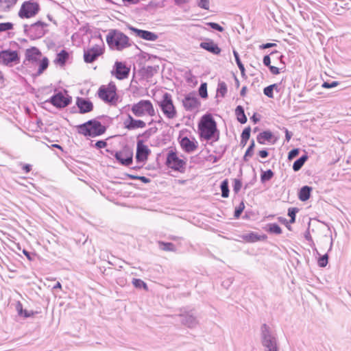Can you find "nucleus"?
<instances>
[{
    "label": "nucleus",
    "mask_w": 351,
    "mask_h": 351,
    "mask_svg": "<svg viewBox=\"0 0 351 351\" xmlns=\"http://www.w3.org/2000/svg\"><path fill=\"white\" fill-rule=\"evenodd\" d=\"M198 131L200 138L206 141H217L219 138V130L217 123L210 114L203 115L198 123Z\"/></svg>",
    "instance_id": "1"
},
{
    "label": "nucleus",
    "mask_w": 351,
    "mask_h": 351,
    "mask_svg": "<svg viewBox=\"0 0 351 351\" xmlns=\"http://www.w3.org/2000/svg\"><path fill=\"white\" fill-rule=\"evenodd\" d=\"M106 43L113 50L121 51L131 46L130 38L120 30L110 29L106 36Z\"/></svg>",
    "instance_id": "2"
},
{
    "label": "nucleus",
    "mask_w": 351,
    "mask_h": 351,
    "mask_svg": "<svg viewBox=\"0 0 351 351\" xmlns=\"http://www.w3.org/2000/svg\"><path fill=\"white\" fill-rule=\"evenodd\" d=\"M261 340L265 351H279L277 335L266 324L261 326Z\"/></svg>",
    "instance_id": "3"
},
{
    "label": "nucleus",
    "mask_w": 351,
    "mask_h": 351,
    "mask_svg": "<svg viewBox=\"0 0 351 351\" xmlns=\"http://www.w3.org/2000/svg\"><path fill=\"white\" fill-rule=\"evenodd\" d=\"M77 128L79 134L92 138L101 136L106 131V127L95 119L78 125Z\"/></svg>",
    "instance_id": "4"
},
{
    "label": "nucleus",
    "mask_w": 351,
    "mask_h": 351,
    "mask_svg": "<svg viewBox=\"0 0 351 351\" xmlns=\"http://www.w3.org/2000/svg\"><path fill=\"white\" fill-rule=\"evenodd\" d=\"M99 97L105 103L115 105L119 97L117 94V86L114 82H110L108 86H101L97 92Z\"/></svg>",
    "instance_id": "5"
},
{
    "label": "nucleus",
    "mask_w": 351,
    "mask_h": 351,
    "mask_svg": "<svg viewBox=\"0 0 351 351\" xmlns=\"http://www.w3.org/2000/svg\"><path fill=\"white\" fill-rule=\"evenodd\" d=\"M131 110L133 114L137 117H141L145 115H155V110L152 103L147 99H142L132 106Z\"/></svg>",
    "instance_id": "6"
},
{
    "label": "nucleus",
    "mask_w": 351,
    "mask_h": 351,
    "mask_svg": "<svg viewBox=\"0 0 351 351\" xmlns=\"http://www.w3.org/2000/svg\"><path fill=\"white\" fill-rule=\"evenodd\" d=\"M47 25L40 21L29 25L25 24L23 25L24 33L31 39L36 40L42 38L46 33L45 27Z\"/></svg>",
    "instance_id": "7"
},
{
    "label": "nucleus",
    "mask_w": 351,
    "mask_h": 351,
    "mask_svg": "<svg viewBox=\"0 0 351 351\" xmlns=\"http://www.w3.org/2000/svg\"><path fill=\"white\" fill-rule=\"evenodd\" d=\"M106 151L112 155L123 166H130L133 162V151L128 146H125L119 152L111 151L108 149Z\"/></svg>",
    "instance_id": "8"
},
{
    "label": "nucleus",
    "mask_w": 351,
    "mask_h": 351,
    "mask_svg": "<svg viewBox=\"0 0 351 351\" xmlns=\"http://www.w3.org/2000/svg\"><path fill=\"white\" fill-rule=\"evenodd\" d=\"M159 106L168 119H173L176 117L177 112L170 93H165L163 94L162 99L159 102Z\"/></svg>",
    "instance_id": "9"
},
{
    "label": "nucleus",
    "mask_w": 351,
    "mask_h": 351,
    "mask_svg": "<svg viewBox=\"0 0 351 351\" xmlns=\"http://www.w3.org/2000/svg\"><path fill=\"white\" fill-rule=\"evenodd\" d=\"M39 11L40 5L38 3L29 0L22 3L18 14L21 19H29L36 16Z\"/></svg>",
    "instance_id": "10"
},
{
    "label": "nucleus",
    "mask_w": 351,
    "mask_h": 351,
    "mask_svg": "<svg viewBox=\"0 0 351 351\" xmlns=\"http://www.w3.org/2000/svg\"><path fill=\"white\" fill-rule=\"evenodd\" d=\"M166 165L175 171L184 173L186 169V162L179 158L176 152L170 151L167 156Z\"/></svg>",
    "instance_id": "11"
},
{
    "label": "nucleus",
    "mask_w": 351,
    "mask_h": 351,
    "mask_svg": "<svg viewBox=\"0 0 351 351\" xmlns=\"http://www.w3.org/2000/svg\"><path fill=\"white\" fill-rule=\"evenodd\" d=\"M20 62V56L17 51L5 49L0 51V63L7 66H12Z\"/></svg>",
    "instance_id": "12"
},
{
    "label": "nucleus",
    "mask_w": 351,
    "mask_h": 351,
    "mask_svg": "<svg viewBox=\"0 0 351 351\" xmlns=\"http://www.w3.org/2000/svg\"><path fill=\"white\" fill-rule=\"evenodd\" d=\"M72 101V97L68 94L58 92L53 95L45 103H50L57 108H64L68 106Z\"/></svg>",
    "instance_id": "13"
},
{
    "label": "nucleus",
    "mask_w": 351,
    "mask_h": 351,
    "mask_svg": "<svg viewBox=\"0 0 351 351\" xmlns=\"http://www.w3.org/2000/svg\"><path fill=\"white\" fill-rule=\"evenodd\" d=\"M151 150L149 147L144 144L142 139L137 138L136 143V161L138 163L144 164L148 159Z\"/></svg>",
    "instance_id": "14"
},
{
    "label": "nucleus",
    "mask_w": 351,
    "mask_h": 351,
    "mask_svg": "<svg viewBox=\"0 0 351 351\" xmlns=\"http://www.w3.org/2000/svg\"><path fill=\"white\" fill-rule=\"evenodd\" d=\"M130 72V68L128 67L124 62L116 61L111 74L117 80H123L128 77Z\"/></svg>",
    "instance_id": "15"
},
{
    "label": "nucleus",
    "mask_w": 351,
    "mask_h": 351,
    "mask_svg": "<svg viewBox=\"0 0 351 351\" xmlns=\"http://www.w3.org/2000/svg\"><path fill=\"white\" fill-rule=\"evenodd\" d=\"M182 105L186 111H193L198 109L200 106V102L195 93H189L185 95L182 100Z\"/></svg>",
    "instance_id": "16"
},
{
    "label": "nucleus",
    "mask_w": 351,
    "mask_h": 351,
    "mask_svg": "<svg viewBox=\"0 0 351 351\" xmlns=\"http://www.w3.org/2000/svg\"><path fill=\"white\" fill-rule=\"evenodd\" d=\"M42 56L41 51L36 47H32L25 50V60H23V64L27 65L29 63L35 64L40 60Z\"/></svg>",
    "instance_id": "17"
},
{
    "label": "nucleus",
    "mask_w": 351,
    "mask_h": 351,
    "mask_svg": "<svg viewBox=\"0 0 351 351\" xmlns=\"http://www.w3.org/2000/svg\"><path fill=\"white\" fill-rule=\"evenodd\" d=\"M102 54V48L99 45H95L91 48L84 50V60L86 63H92Z\"/></svg>",
    "instance_id": "18"
},
{
    "label": "nucleus",
    "mask_w": 351,
    "mask_h": 351,
    "mask_svg": "<svg viewBox=\"0 0 351 351\" xmlns=\"http://www.w3.org/2000/svg\"><path fill=\"white\" fill-rule=\"evenodd\" d=\"M128 28L136 37L145 40L155 41L158 38V34L148 30L140 29L132 26H129Z\"/></svg>",
    "instance_id": "19"
},
{
    "label": "nucleus",
    "mask_w": 351,
    "mask_h": 351,
    "mask_svg": "<svg viewBox=\"0 0 351 351\" xmlns=\"http://www.w3.org/2000/svg\"><path fill=\"white\" fill-rule=\"evenodd\" d=\"M75 104L78 108V112L80 114H86L93 110V104L87 98L77 97L76 98Z\"/></svg>",
    "instance_id": "20"
},
{
    "label": "nucleus",
    "mask_w": 351,
    "mask_h": 351,
    "mask_svg": "<svg viewBox=\"0 0 351 351\" xmlns=\"http://www.w3.org/2000/svg\"><path fill=\"white\" fill-rule=\"evenodd\" d=\"M125 128L128 130H134L138 128H144L146 123L143 120L135 119L130 114H128V118L123 121Z\"/></svg>",
    "instance_id": "21"
},
{
    "label": "nucleus",
    "mask_w": 351,
    "mask_h": 351,
    "mask_svg": "<svg viewBox=\"0 0 351 351\" xmlns=\"http://www.w3.org/2000/svg\"><path fill=\"white\" fill-rule=\"evenodd\" d=\"M199 47L214 54H220L221 49L212 39L204 38V41L200 43Z\"/></svg>",
    "instance_id": "22"
},
{
    "label": "nucleus",
    "mask_w": 351,
    "mask_h": 351,
    "mask_svg": "<svg viewBox=\"0 0 351 351\" xmlns=\"http://www.w3.org/2000/svg\"><path fill=\"white\" fill-rule=\"evenodd\" d=\"M180 144L182 149L186 153H191L197 148V142L195 139L193 141L190 140L187 136L182 138L180 141Z\"/></svg>",
    "instance_id": "23"
},
{
    "label": "nucleus",
    "mask_w": 351,
    "mask_h": 351,
    "mask_svg": "<svg viewBox=\"0 0 351 351\" xmlns=\"http://www.w3.org/2000/svg\"><path fill=\"white\" fill-rule=\"evenodd\" d=\"M180 317L182 324L189 328H193L197 324L196 317L191 313L180 315Z\"/></svg>",
    "instance_id": "24"
},
{
    "label": "nucleus",
    "mask_w": 351,
    "mask_h": 351,
    "mask_svg": "<svg viewBox=\"0 0 351 351\" xmlns=\"http://www.w3.org/2000/svg\"><path fill=\"white\" fill-rule=\"evenodd\" d=\"M243 239L247 242L250 243H255L258 241H264L267 239V236L265 234H258L256 232H252L248 234H245L243 236Z\"/></svg>",
    "instance_id": "25"
},
{
    "label": "nucleus",
    "mask_w": 351,
    "mask_h": 351,
    "mask_svg": "<svg viewBox=\"0 0 351 351\" xmlns=\"http://www.w3.org/2000/svg\"><path fill=\"white\" fill-rule=\"evenodd\" d=\"M69 58V52L65 49H62L57 54L56 58L54 60V63L60 66H63L65 65Z\"/></svg>",
    "instance_id": "26"
},
{
    "label": "nucleus",
    "mask_w": 351,
    "mask_h": 351,
    "mask_svg": "<svg viewBox=\"0 0 351 351\" xmlns=\"http://www.w3.org/2000/svg\"><path fill=\"white\" fill-rule=\"evenodd\" d=\"M274 135L273 133L269 130H265L260 132L257 136V141L261 145H265V142H271Z\"/></svg>",
    "instance_id": "27"
},
{
    "label": "nucleus",
    "mask_w": 351,
    "mask_h": 351,
    "mask_svg": "<svg viewBox=\"0 0 351 351\" xmlns=\"http://www.w3.org/2000/svg\"><path fill=\"white\" fill-rule=\"evenodd\" d=\"M311 191H312V188L311 186H302L300 189V191L298 193L299 199L302 202H305V201L308 200L310 198Z\"/></svg>",
    "instance_id": "28"
},
{
    "label": "nucleus",
    "mask_w": 351,
    "mask_h": 351,
    "mask_svg": "<svg viewBox=\"0 0 351 351\" xmlns=\"http://www.w3.org/2000/svg\"><path fill=\"white\" fill-rule=\"evenodd\" d=\"M159 66H147L143 68L142 73L144 77L150 78L158 72Z\"/></svg>",
    "instance_id": "29"
},
{
    "label": "nucleus",
    "mask_w": 351,
    "mask_h": 351,
    "mask_svg": "<svg viewBox=\"0 0 351 351\" xmlns=\"http://www.w3.org/2000/svg\"><path fill=\"white\" fill-rule=\"evenodd\" d=\"M308 156L307 154H304L298 158L293 164V170L294 171H298L301 169L304 163L307 161Z\"/></svg>",
    "instance_id": "30"
},
{
    "label": "nucleus",
    "mask_w": 351,
    "mask_h": 351,
    "mask_svg": "<svg viewBox=\"0 0 351 351\" xmlns=\"http://www.w3.org/2000/svg\"><path fill=\"white\" fill-rule=\"evenodd\" d=\"M235 114L237 116V121L241 124H244L247 122V119L245 114V110L243 106H237L235 109Z\"/></svg>",
    "instance_id": "31"
},
{
    "label": "nucleus",
    "mask_w": 351,
    "mask_h": 351,
    "mask_svg": "<svg viewBox=\"0 0 351 351\" xmlns=\"http://www.w3.org/2000/svg\"><path fill=\"white\" fill-rule=\"evenodd\" d=\"M49 66V60L47 57H43L39 62L38 69L36 75H41Z\"/></svg>",
    "instance_id": "32"
},
{
    "label": "nucleus",
    "mask_w": 351,
    "mask_h": 351,
    "mask_svg": "<svg viewBox=\"0 0 351 351\" xmlns=\"http://www.w3.org/2000/svg\"><path fill=\"white\" fill-rule=\"evenodd\" d=\"M158 245L159 247L164 251L175 252L176 250L175 245L170 242L159 241Z\"/></svg>",
    "instance_id": "33"
},
{
    "label": "nucleus",
    "mask_w": 351,
    "mask_h": 351,
    "mask_svg": "<svg viewBox=\"0 0 351 351\" xmlns=\"http://www.w3.org/2000/svg\"><path fill=\"white\" fill-rule=\"evenodd\" d=\"M255 147V142L254 140H252L249 147H247L244 156L243 160L247 162L249 160V158L252 157L254 154V149Z\"/></svg>",
    "instance_id": "34"
},
{
    "label": "nucleus",
    "mask_w": 351,
    "mask_h": 351,
    "mask_svg": "<svg viewBox=\"0 0 351 351\" xmlns=\"http://www.w3.org/2000/svg\"><path fill=\"white\" fill-rule=\"evenodd\" d=\"M274 176V173L271 170L261 171V181L262 183H265L270 180Z\"/></svg>",
    "instance_id": "35"
},
{
    "label": "nucleus",
    "mask_w": 351,
    "mask_h": 351,
    "mask_svg": "<svg viewBox=\"0 0 351 351\" xmlns=\"http://www.w3.org/2000/svg\"><path fill=\"white\" fill-rule=\"evenodd\" d=\"M221 191V196L224 198H226L229 196V185L228 181L227 179L223 180L220 185Z\"/></svg>",
    "instance_id": "36"
},
{
    "label": "nucleus",
    "mask_w": 351,
    "mask_h": 351,
    "mask_svg": "<svg viewBox=\"0 0 351 351\" xmlns=\"http://www.w3.org/2000/svg\"><path fill=\"white\" fill-rule=\"evenodd\" d=\"M233 55H234V57L235 59V62L241 71V75H244L245 69L243 64L242 63V62L240 59L239 53L237 51L233 50Z\"/></svg>",
    "instance_id": "37"
},
{
    "label": "nucleus",
    "mask_w": 351,
    "mask_h": 351,
    "mask_svg": "<svg viewBox=\"0 0 351 351\" xmlns=\"http://www.w3.org/2000/svg\"><path fill=\"white\" fill-rule=\"evenodd\" d=\"M157 132H158V128L156 127L150 128L148 130H145L143 133L138 134V136H137V138L140 139L139 138L141 136H143L145 139H148L150 138L151 136L156 134Z\"/></svg>",
    "instance_id": "38"
},
{
    "label": "nucleus",
    "mask_w": 351,
    "mask_h": 351,
    "mask_svg": "<svg viewBox=\"0 0 351 351\" xmlns=\"http://www.w3.org/2000/svg\"><path fill=\"white\" fill-rule=\"evenodd\" d=\"M268 232L271 234H280L282 233V229L278 224L276 223H269Z\"/></svg>",
    "instance_id": "39"
},
{
    "label": "nucleus",
    "mask_w": 351,
    "mask_h": 351,
    "mask_svg": "<svg viewBox=\"0 0 351 351\" xmlns=\"http://www.w3.org/2000/svg\"><path fill=\"white\" fill-rule=\"evenodd\" d=\"M132 284L136 288H138V289L143 288L145 291L148 290L147 285L141 279L134 278L132 280Z\"/></svg>",
    "instance_id": "40"
},
{
    "label": "nucleus",
    "mask_w": 351,
    "mask_h": 351,
    "mask_svg": "<svg viewBox=\"0 0 351 351\" xmlns=\"http://www.w3.org/2000/svg\"><path fill=\"white\" fill-rule=\"evenodd\" d=\"M217 93L219 94L222 97H225L228 91L226 84L224 82H219L217 86Z\"/></svg>",
    "instance_id": "41"
},
{
    "label": "nucleus",
    "mask_w": 351,
    "mask_h": 351,
    "mask_svg": "<svg viewBox=\"0 0 351 351\" xmlns=\"http://www.w3.org/2000/svg\"><path fill=\"white\" fill-rule=\"evenodd\" d=\"M304 238L309 242L310 246L315 251L317 255H320L317 250L315 248V243L312 239L309 230H307L304 233Z\"/></svg>",
    "instance_id": "42"
},
{
    "label": "nucleus",
    "mask_w": 351,
    "mask_h": 351,
    "mask_svg": "<svg viewBox=\"0 0 351 351\" xmlns=\"http://www.w3.org/2000/svg\"><path fill=\"white\" fill-rule=\"evenodd\" d=\"M199 95L203 98L206 99L208 97L207 93V84L206 82L202 83L198 89Z\"/></svg>",
    "instance_id": "43"
},
{
    "label": "nucleus",
    "mask_w": 351,
    "mask_h": 351,
    "mask_svg": "<svg viewBox=\"0 0 351 351\" xmlns=\"http://www.w3.org/2000/svg\"><path fill=\"white\" fill-rule=\"evenodd\" d=\"M299 209L296 207L289 208L288 209V216L290 217L289 222L293 223L295 221L296 214L298 213Z\"/></svg>",
    "instance_id": "44"
},
{
    "label": "nucleus",
    "mask_w": 351,
    "mask_h": 351,
    "mask_svg": "<svg viewBox=\"0 0 351 351\" xmlns=\"http://www.w3.org/2000/svg\"><path fill=\"white\" fill-rule=\"evenodd\" d=\"M328 263V255L327 253L321 256L317 261V264L320 267H325L327 265Z\"/></svg>",
    "instance_id": "45"
},
{
    "label": "nucleus",
    "mask_w": 351,
    "mask_h": 351,
    "mask_svg": "<svg viewBox=\"0 0 351 351\" xmlns=\"http://www.w3.org/2000/svg\"><path fill=\"white\" fill-rule=\"evenodd\" d=\"M244 208H245V204H244L243 202H241L239 204V205L237 207H236L234 213V217L237 219L239 218L241 216Z\"/></svg>",
    "instance_id": "46"
},
{
    "label": "nucleus",
    "mask_w": 351,
    "mask_h": 351,
    "mask_svg": "<svg viewBox=\"0 0 351 351\" xmlns=\"http://www.w3.org/2000/svg\"><path fill=\"white\" fill-rule=\"evenodd\" d=\"M13 29V23L10 22L0 23V32Z\"/></svg>",
    "instance_id": "47"
},
{
    "label": "nucleus",
    "mask_w": 351,
    "mask_h": 351,
    "mask_svg": "<svg viewBox=\"0 0 351 351\" xmlns=\"http://www.w3.org/2000/svg\"><path fill=\"white\" fill-rule=\"evenodd\" d=\"M206 25L208 27H210V28H212L215 30H217L219 32H222L224 30L223 27L217 23L209 22V23H207Z\"/></svg>",
    "instance_id": "48"
},
{
    "label": "nucleus",
    "mask_w": 351,
    "mask_h": 351,
    "mask_svg": "<svg viewBox=\"0 0 351 351\" xmlns=\"http://www.w3.org/2000/svg\"><path fill=\"white\" fill-rule=\"evenodd\" d=\"M251 128L250 127L245 128L241 135V138L244 140L248 141L250 137Z\"/></svg>",
    "instance_id": "49"
},
{
    "label": "nucleus",
    "mask_w": 351,
    "mask_h": 351,
    "mask_svg": "<svg viewBox=\"0 0 351 351\" xmlns=\"http://www.w3.org/2000/svg\"><path fill=\"white\" fill-rule=\"evenodd\" d=\"M339 82L337 81H332L331 82H324L322 86L324 88H332L337 86L339 85Z\"/></svg>",
    "instance_id": "50"
},
{
    "label": "nucleus",
    "mask_w": 351,
    "mask_h": 351,
    "mask_svg": "<svg viewBox=\"0 0 351 351\" xmlns=\"http://www.w3.org/2000/svg\"><path fill=\"white\" fill-rule=\"evenodd\" d=\"M263 93L270 99H273L274 97V90L272 89L271 87H269V86H267L265 88H264Z\"/></svg>",
    "instance_id": "51"
},
{
    "label": "nucleus",
    "mask_w": 351,
    "mask_h": 351,
    "mask_svg": "<svg viewBox=\"0 0 351 351\" xmlns=\"http://www.w3.org/2000/svg\"><path fill=\"white\" fill-rule=\"evenodd\" d=\"M299 153H300V149L298 148H294V149H291L288 154V159L289 160H293V158H295V157H297L298 156Z\"/></svg>",
    "instance_id": "52"
},
{
    "label": "nucleus",
    "mask_w": 351,
    "mask_h": 351,
    "mask_svg": "<svg viewBox=\"0 0 351 351\" xmlns=\"http://www.w3.org/2000/svg\"><path fill=\"white\" fill-rule=\"evenodd\" d=\"M242 186V182L239 179H234V185H233V191L235 193H238Z\"/></svg>",
    "instance_id": "53"
},
{
    "label": "nucleus",
    "mask_w": 351,
    "mask_h": 351,
    "mask_svg": "<svg viewBox=\"0 0 351 351\" xmlns=\"http://www.w3.org/2000/svg\"><path fill=\"white\" fill-rule=\"evenodd\" d=\"M197 5L204 10L209 9V1L208 0H198Z\"/></svg>",
    "instance_id": "54"
},
{
    "label": "nucleus",
    "mask_w": 351,
    "mask_h": 351,
    "mask_svg": "<svg viewBox=\"0 0 351 351\" xmlns=\"http://www.w3.org/2000/svg\"><path fill=\"white\" fill-rule=\"evenodd\" d=\"M106 146L107 143L106 141L104 140L97 141L95 144V147L97 149H102L106 147Z\"/></svg>",
    "instance_id": "55"
},
{
    "label": "nucleus",
    "mask_w": 351,
    "mask_h": 351,
    "mask_svg": "<svg viewBox=\"0 0 351 351\" xmlns=\"http://www.w3.org/2000/svg\"><path fill=\"white\" fill-rule=\"evenodd\" d=\"M263 62L265 66L269 67L271 66V58L269 55H266L263 57Z\"/></svg>",
    "instance_id": "56"
},
{
    "label": "nucleus",
    "mask_w": 351,
    "mask_h": 351,
    "mask_svg": "<svg viewBox=\"0 0 351 351\" xmlns=\"http://www.w3.org/2000/svg\"><path fill=\"white\" fill-rule=\"evenodd\" d=\"M275 46H276V43H267L262 44L261 45L259 46V48L261 49H265L271 48V47H273Z\"/></svg>",
    "instance_id": "57"
},
{
    "label": "nucleus",
    "mask_w": 351,
    "mask_h": 351,
    "mask_svg": "<svg viewBox=\"0 0 351 351\" xmlns=\"http://www.w3.org/2000/svg\"><path fill=\"white\" fill-rule=\"evenodd\" d=\"M268 68L273 75H278L280 73V69L276 66L271 65Z\"/></svg>",
    "instance_id": "58"
},
{
    "label": "nucleus",
    "mask_w": 351,
    "mask_h": 351,
    "mask_svg": "<svg viewBox=\"0 0 351 351\" xmlns=\"http://www.w3.org/2000/svg\"><path fill=\"white\" fill-rule=\"evenodd\" d=\"M258 156L262 158H266L269 156L267 149H264L258 152Z\"/></svg>",
    "instance_id": "59"
},
{
    "label": "nucleus",
    "mask_w": 351,
    "mask_h": 351,
    "mask_svg": "<svg viewBox=\"0 0 351 351\" xmlns=\"http://www.w3.org/2000/svg\"><path fill=\"white\" fill-rule=\"evenodd\" d=\"M16 309L18 312V314L19 315H22V313H23V304L20 302H17V304L16 305Z\"/></svg>",
    "instance_id": "60"
},
{
    "label": "nucleus",
    "mask_w": 351,
    "mask_h": 351,
    "mask_svg": "<svg viewBox=\"0 0 351 351\" xmlns=\"http://www.w3.org/2000/svg\"><path fill=\"white\" fill-rule=\"evenodd\" d=\"M23 253L27 257V258L29 261H32L33 260V256H34V254H32L29 252H28L25 249L23 250Z\"/></svg>",
    "instance_id": "61"
},
{
    "label": "nucleus",
    "mask_w": 351,
    "mask_h": 351,
    "mask_svg": "<svg viewBox=\"0 0 351 351\" xmlns=\"http://www.w3.org/2000/svg\"><path fill=\"white\" fill-rule=\"evenodd\" d=\"M34 315V311H28L27 310L23 309V313H22L21 316H23L24 317L27 318V317H32Z\"/></svg>",
    "instance_id": "62"
},
{
    "label": "nucleus",
    "mask_w": 351,
    "mask_h": 351,
    "mask_svg": "<svg viewBox=\"0 0 351 351\" xmlns=\"http://www.w3.org/2000/svg\"><path fill=\"white\" fill-rule=\"evenodd\" d=\"M22 169L25 173H29L32 170V165L29 164L23 165Z\"/></svg>",
    "instance_id": "63"
},
{
    "label": "nucleus",
    "mask_w": 351,
    "mask_h": 351,
    "mask_svg": "<svg viewBox=\"0 0 351 351\" xmlns=\"http://www.w3.org/2000/svg\"><path fill=\"white\" fill-rule=\"evenodd\" d=\"M138 180H141L143 183L147 184L150 182V179L145 176H140L138 177Z\"/></svg>",
    "instance_id": "64"
}]
</instances>
